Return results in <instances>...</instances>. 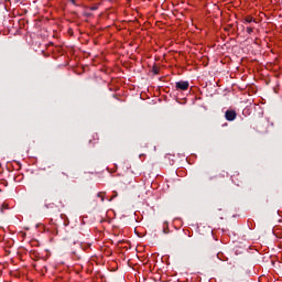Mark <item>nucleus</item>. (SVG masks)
Instances as JSON below:
<instances>
[{
    "mask_svg": "<svg viewBox=\"0 0 282 282\" xmlns=\"http://www.w3.org/2000/svg\"><path fill=\"white\" fill-rule=\"evenodd\" d=\"M225 118L226 120H228L229 122H232V120L237 119V111L235 110H227L225 112Z\"/></svg>",
    "mask_w": 282,
    "mask_h": 282,
    "instance_id": "obj_1",
    "label": "nucleus"
},
{
    "mask_svg": "<svg viewBox=\"0 0 282 282\" xmlns=\"http://www.w3.org/2000/svg\"><path fill=\"white\" fill-rule=\"evenodd\" d=\"M189 87L188 82H177L176 89H181V91H186Z\"/></svg>",
    "mask_w": 282,
    "mask_h": 282,
    "instance_id": "obj_2",
    "label": "nucleus"
},
{
    "mask_svg": "<svg viewBox=\"0 0 282 282\" xmlns=\"http://www.w3.org/2000/svg\"><path fill=\"white\" fill-rule=\"evenodd\" d=\"M245 23H254V18L248 15L247 18H245Z\"/></svg>",
    "mask_w": 282,
    "mask_h": 282,
    "instance_id": "obj_3",
    "label": "nucleus"
},
{
    "mask_svg": "<svg viewBox=\"0 0 282 282\" xmlns=\"http://www.w3.org/2000/svg\"><path fill=\"white\" fill-rule=\"evenodd\" d=\"M97 197H99L101 202H105V192H99Z\"/></svg>",
    "mask_w": 282,
    "mask_h": 282,
    "instance_id": "obj_4",
    "label": "nucleus"
},
{
    "mask_svg": "<svg viewBox=\"0 0 282 282\" xmlns=\"http://www.w3.org/2000/svg\"><path fill=\"white\" fill-rule=\"evenodd\" d=\"M236 178H237V176H235V175L231 176V180H232L234 184H237V186H239V183H237Z\"/></svg>",
    "mask_w": 282,
    "mask_h": 282,
    "instance_id": "obj_5",
    "label": "nucleus"
},
{
    "mask_svg": "<svg viewBox=\"0 0 282 282\" xmlns=\"http://www.w3.org/2000/svg\"><path fill=\"white\" fill-rule=\"evenodd\" d=\"M247 32H248L249 34H252L253 29H252V28H250V26H248V28H247Z\"/></svg>",
    "mask_w": 282,
    "mask_h": 282,
    "instance_id": "obj_6",
    "label": "nucleus"
},
{
    "mask_svg": "<svg viewBox=\"0 0 282 282\" xmlns=\"http://www.w3.org/2000/svg\"><path fill=\"white\" fill-rule=\"evenodd\" d=\"M113 193H115V195L112 197H118V193L117 192H113Z\"/></svg>",
    "mask_w": 282,
    "mask_h": 282,
    "instance_id": "obj_7",
    "label": "nucleus"
},
{
    "mask_svg": "<svg viewBox=\"0 0 282 282\" xmlns=\"http://www.w3.org/2000/svg\"><path fill=\"white\" fill-rule=\"evenodd\" d=\"M111 199H113V197H111L110 199H108V202H111Z\"/></svg>",
    "mask_w": 282,
    "mask_h": 282,
    "instance_id": "obj_8",
    "label": "nucleus"
},
{
    "mask_svg": "<svg viewBox=\"0 0 282 282\" xmlns=\"http://www.w3.org/2000/svg\"><path fill=\"white\" fill-rule=\"evenodd\" d=\"M72 2L74 3V0H72Z\"/></svg>",
    "mask_w": 282,
    "mask_h": 282,
    "instance_id": "obj_9",
    "label": "nucleus"
}]
</instances>
